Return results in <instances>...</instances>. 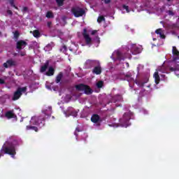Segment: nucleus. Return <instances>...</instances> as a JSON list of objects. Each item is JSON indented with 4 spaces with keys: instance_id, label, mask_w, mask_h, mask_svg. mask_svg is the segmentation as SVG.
<instances>
[{
    "instance_id": "29",
    "label": "nucleus",
    "mask_w": 179,
    "mask_h": 179,
    "mask_svg": "<svg viewBox=\"0 0 179 179\" xmlns=\"http://www.w3.org/2000/svg\"><path fill=\"white\" fill-rule=\"evenodd\" d=\"M46 17H48V19H52V17H54V14L52 13V12L48 11L46 13Z\"/></svg>"
},
{
    "instance_id": "11",
    "label": "nucleus",
    "mask_w": 179,
    "mask_h": 179,
    "mask_svg": "<svg viewBox=\"0 0 179 179\" xmlns=\"http://www.w3.org/2000/svg\"><path fill=\"white\" fill-rule=\"evenodd\" d=\"M131 52L133 54H140L142 52V48L136 46V45L134 44L131 45Z\"/></svg>"
},
{
    "instance_id": "17",
    "label": "nucleus",
    "mask_w": 179,
    "mask_h": 179,
    "mask_svg": "<svg viewBox=\"0 0 179 179\" xmlns=\"http://www.w3.org/2000/svg\"><path fill=\"white\" fill-rule=\"evenodd\" d=\"M170 71H171V72H175V74L176 75V76L179 78V65L178 64H176L175 67H171Z\"/></svg>"
},
{
    "instance_id": "7",
    "label": "nucleus",
    "mask_w": 179,
    "mask_h": 179,
    "mask_svg": "<svg viewBox=\"0 0 179 179\" xmlns=\"http://www.w3.org/2000/svg\"><path fill=\"white\" fill-rule=\"evenodd\" d=\"M99 61H94V60H87L85 62V68L90 69L92 66H96V65H99Z\"/></svg>"
},
{
    "instance_id": "33",
    "label": "nucleus",
    "mask_w": 179,
    "mask_h": 179,
    "mask_svg": "<svg viewBox=\"0 0 179 179\" xmlns=\"http://www.w3.org/2000/svg\"><path fill=\"white\" fill-rule=\"evenodd\" d=\"M104 20H106V19L103 16H99L97 19L98 23H101V22H104Z\"/></svg>"
},
{
    "instance_id": "52",
    "label": "nucleus",
    "mask_w": 179,
    "mask_h": 179,
    "mask_svg": "<svg viewBox=\"0 0 179 179\" xmlns=\"http://www.w3.org/2000/svg\"><path fill=\"white\" fill-rule=\"evenodd\" d=\"M153 40H156V38H153Z\"/></svg>"
},
{
    "instance_id": "36",
    "label": "nucleus",
    "mask_w": 179,
    "mask_h": 179,
    "mask_svg": "<svg viewBox=\"0 0 179 179\" xmlns=\"http://www.w3.org/2000/svg\"><path fill=\"white\" fill-rule=\"evenodd\" d=\"M56 2L59 6H62L64 5V0H56Z\"/></svg>"
},
{
    "instance_id": "3",
    "label": "nucleus",
    "mask_w": 179,
    "mask_h": 179,
    "mask_svg": "<svg viewBox=\"0 0 179 179\" xmlns=\"http://www.w3.org/2000/svg\"><path fill=\"white\" fill-rule=\"evenodd\" d=\"M27 90V88L26 87L17 88L16 92H14L12 100H13L14 101L16 100H19V99H20V96H22L23 93H26Z\"/></svg>"
},
{
    "instance_id": "47",
    "label": "nucleus",
    "mask_w": 179,
    "mask_h": 179,
    "mask_svg": "<svg viewBox=\"0 0 179 179\" xmlns=\"http://www.w3.org/2000/svg\"><path fill=\"white\" fill-rule=\"evenodd\" d=\"M161 77H162V78H165L166 76H165L164 74H162V75H161Z\"/></svg>"
},
{
    "instance_id": "19",
    "label": "nucleus",
    "mask_w": 179,
    "mask_h": 179,
    "mask_svg": "<svg viewBox=\"0 0 179 179\" xmlns=\"http://www.w3.org/2000/svg\"><path fill=\"white\" fill-rule=\"evenodd\" d=\"M42 113L43 114H45V115H48V116L51 115V113H52V108H51V106H49L48 108L43 110Z\"/></svg>"
},
{
    "instance_id": "42",
    "label": "nucleus",
    "mask_w": 179,
    "mask_h": 179,
    "mask_svg": "<svg viewBox=\"0 0 179 179\" xmlns=\"http://www.w3.org/2000/svg\"><path fill=\"white\" fill-rule=\"evenodd\" d=\"M76 132H80V130H79L78 128H76V132L74 133L75 135H78V134H76Z\"/></svg>"
},
{
    "instance_id": "51",
    "label": "nucleus",
    "mask_w": 179,
    "mask_h": 179,
    "mask_svg": "<svg viewBox=\"0 0 179 179\" xmlns=\"http://www.w3.org/2000/svg\"><path fill=\"white\" fill-rule=\"evenodd\" d=\"M70 51H72V49H70Z\"/></svg>"
},
{
    "instance_id": "12",
    "label": "nucleus",
    "mask_w": 179,
    "mask_h": 179,
    "mask_svg": "<svg viewBox=\"0 0 179 179\" xmlns=\"http://www.w3.org/2000/svg\"><path fill=\"white\" fill-rule=\"evenodd\" d=\"M172 52L173 61H177V59H179V51L178 50H177V48L173 46L172 49Z\"/></svg>"
},
{
    "instance_id": "23",
    "label": "nucleus",
    "mask_w": 179,
    "mask_h": 179,
    "mask_svg": "<svg viewBox=\"0 0 179 179\" xmlns=\"http://www.w3.org/2000/svg\"><path fill=\"white\" fill-rule=\"evenodd\" d=\"M54 47V44L53 43H49L48 44L45 48H44V50L47 52L48 51H51V50H52V48Z\"/></svg>"
},
{
    "instance_id": "43",
    "label": "nucleus",
    "mask_w": 179,
    "mask_h": 179,
    "mask_svg": "<svg viewBox=\"0 0 179 179\" xmlns=\"http://www.w3.org/2000/svg\"><path fill=\"white\" fill-rule=\"evenodd\" d=\"M5 83V80L0 79V85H3Z\"/></svg>"
},
{
    "instance_id": "6",
    "label": "nucleus",
    "mask_w": 179,
    "mask_h": 179,
    "mask_svg": "<svg viewBox=\"0 0 179 179\" xmlns=\"http://www.w3.org/2000/svg\"><path fill=\"white\" fill-rule=\"evenodd\" d=\"M64 114L66 117H69V115H72L73 117H78V111L73 110V108L69 107L66 110V112H64Z\"/></svg>"
},
{
    "instance_id": "30",
    "label": "nucleus",
    "mask_w": 179,
    "mask_h": 179,
    "mask_svg": "<svg viewBox=\"0 0 179 179\" xmlns=\"http://www.w3.org/2000/svg\"><path fill=\"white\" fill-rule=\"evenodd\" d=\"M27 130L33 129L34 131H35V132H37V131H38V129H37L36 127H34V126H31V125L27 126Z\"/></svg>"
},
{
    "instance_id": "48",
    "label": "nucleus",
    "mask_w": 179,
    "mask_h": 179,
    "mask_svg": "<svg viewBox=\"0 0 179 179\" xmlns=\"http://www.w3.org/2000/svg\"><path fill=\"white\" fill-rule=\"evenodd\" d=\"M126 65H127V68H129V64L126 63Z\"/></svg>"
},
{
    "instance_id": "32",
    "label": "nucleus",
    "mask_w": 179,
    "mask_h": 179,
    "mask_svg": "<svg viewBox=\"0 0 179 179\" xmlns=\"http://www.w3.org/2000/svg\"><path fill=\"white\" fill-rule=\"evenodd\" d=\"M32 47L35 49L37 50V48H40V45L37 42H34L32 43Z\"/></svg>"
},
{
    "instance_id": "38",
    "label": "nucleus",
    "mask_w": 179,
    "mask_h": 179,
    "mask_svg": "<svg viewBox=\"0 0 179 179\" xmlns=\"http://www.w3.org/2000/svg\"><path fill=\"white\" fill-rule=\"evenodd\" d=\"M123 8L126 10V11L127 12V13H129V7H128V6H123Z\"/></svg>"
},
{
    "instance_id": "31",
    "label": "nucleus",
    "mask_w": 179,
    "mask_h": 179,
    "mask_svg": "<svg viewBox=\"0 0 179 179\" xmlns=\"http://www.w3.org/2000/svg\"><path fill=\"white\" fill-rule=\"evenodd\" d=\"M8 2L10 5L13 6V8H15V9H17V7L15 5V0H9Z\"/></svg>"
},
{
    "instance_id": "20",
    "label": "nucleus",
    "mask_w": 179,
    "mask_h": 179,
    "mask_svg": "<svg viewBox=\"0 0 179 179\" xmlns=\"http://www.w3.org/2000/svg\"><path fill=\"white\" fill-rule=\"evenodd\" d=\"M154 78H155V83L157 85H159V82H160V76H159V72L158 71H156L154 73Z\"/></svg>"
},
{
    "instance_id": "8",
    "label": "nucleus",
    "mask_w": 179,
    "mask_h": 179,
    "mask_svg": "<svg viewBox=\"0 0 179 179\" xmlns=\"http://www.w3.org/2000/svg\"><path fill=\"white\" fill-rule=\"evenodd\" d=\"M91 121L96 125H100L101 122V119H100V116L98 115H93L91 117Z\"/></svg>"
},
{
    "instance_id": "49",
    "label": "nucleus",
    "mask_w": 179,
    "mask_h": 179,
    "mask_svg": "<svg viewBox=\"0 0 179 179\" xmlns=\"http://www.w3.org/2000/svg\"><path fill=\"white\" fill-rule=\"evenodd\" d=\"M24 10H27V8L24 7Z\"/></svg>"
},
{
    "instance_id": "53",
    "label": "nucleus",
    "mask_w": 179,
    "mask_h": 179,
    "mask_svg": "<svg viewBox=\"0 0 179 179\" xmlns=\"http://www.w3.org/2000/svg\"><path fill=\"white\" fill-rule=\"evenodd\" d=\"M0 36H1V32H0Z\"/></svg>"
},
{
    "instance_id": "45",
    "label": "nucleus",
    "mask_w": 179,
    "mask_h": 179,
    "mask_svg": "<svg viewBox=\"0 0 179 179\" xmlns=\"http://www.w3.org/2000/svg\"><path fill=\"white\" fill-rule=\"evenodd\" d=\"M169 15H174V13H173V11H171V10H169Z\"/></svg>"
},
{
    "instance_id": "34",
    "label": "nucleus",
    "mask_w": 179,
    "mask_h": 179,
    "mask_svg": "<svg viewBox=\"0 0 179 179\" xmlns=\"http://www.w3.org/2000/svg\"><path fill=\"white\" fill-rule=\"evenodd\" d=\"M158 71L159 72H162V73H164L166 72V68H164V66H162L158 68Z\"/></svg>"
},
{
    "instance_id": "44",
    "label": "nucleus",
    "mask_w": 179,
    "mask_h": 179,
    "mask_svg": "<svg viewBox=\"0 0 179 179\" xmlns=\"http://www.w3.org/2000/svg\"><path fill=\"white\" fill-rule=\"evenodd\" d=\"M96 33H97V31L96 30H94V31H92L91 34L94 35Z\"/></svg>"
},
{
    "instance_id": "39",
    "label": "nucleus",
    "mask_w": 179,
    "mask_h": 179,
    "mask_svg": "<svg viewBox=\"0 0 179 179\" xmlns=\"http://www.w3.org/2000/svg\"><path fill=\"white\" fill-rule=\"evenodd\" d=\"M14 37L15 38H17V37H19V31H16L15 33H14Z\"/></svg>"
},
{
    "instance_id": "18",
    "label": "nucleus",
    "mask_w": 179,
    "mask_h": 179,
    "mask_svg": "<svg viewBox=\"0 0 179 179\" xmlns=\"http://www.w3.org/2000/svg\"><path fill=\"white\" fill-rule=\"evenodd\" d=\"M55 72V70L54 69V67L50 66L48 68V71L45 73V75H47V76H52V75H54Z\"/></svg>"
},
{
    "instance_id": "2",
    "label": "nucleus",
    "mask_w": 179,
    "mask_h": 179,
    "mask_svg": "<svg viewBox=\"0 0 179 179\" xmlns=\"http://www.w3.org/2000/svg\"><path fill=\"white\" fill-rule=\"evenodd\" d=\"M132 116V113L130 111L127 112L124 114L123 117L120 120V122L122 123V127H124L127 128L129 127V125H131V124H127V122H129V120H131V117Z\"/></svg>"
},
{
    "instance_id": "16",
    "label": "nucleus",
    "mask_w": 179,
    "mask_h": 179,
    "mask_svg": "<svg viewBox=\"0 0 179 179\" xmlns=\"http://www.w3.org/2000/svg\"><path fill=\"white\" fill-rule=\"evenodd\" d=\"M92 73H95V75H100L101 73V66H100V63L93 69Z\"/></svg>"
},
{
    "instance_id": "1",
    "label": "nucleus",
    "mask_w": 179,
    "mask_h": 179,
    "mask_svg": "<svg viewBox=\"0 0 179 179\" xmlns=\"http://www.w3.org/2000/svg\"><path fill=\"white\" fill-rule=\"evenodd\" d=\"M10 155L11 157H14L15 155H16V152L15 150V146L12 144H9L8 146L3 145L0 152L1 156H3V155Z\"/></svg>"
},
{
    "instance_id": "5",
    "label": "nucleus",
    "mask_w": 179,
    "mask_h": 179,
    "mask_svg": "<svg viewBox=\"0 0 179 179\" xmlns=\"http://www.w3.org/2000/svg\"><path fill=\"white\" fill-rule=\"evenodd\" d=\"M76 89L77 90H82L83 92H85L86 94H90V93H92V89H90L89 86L83 84L77 85Z\"/></svg>"
},
{
    "instance_id": "37",
    "label": "nucleus",
    "mask_w": 179,
    "mask_h": 179,
    "mask_svg": "<svg viewBox=\"0 0 179 179\" xmlns=\"http://www.w3.org/2000/svg\"><path fill=\"white\" fill-rule=\"evenodd\" d=\"M97 87H103V81H99L96 83Z\"/></svg>"
},
{
    "instance_id": "4",
    "label": "nucleus",
    "mask_w": 179,
    "mask_h": 179,
    "mask_svg": "<svg viewBox=\"0 0 179 179\" xmlns=\"http://www.w3.org/2000/svg\"><path fill=\"white\" fill-rule=\"evenodd\" d=\"M71 12L74 15L75 17H80V16H83L85 13V10L79 7L73 8L71 9Z\"/></svg>"
},
{
    "instance_id": "50",
    "label": "nucleus",
    "mask_w": 179,
    "mask_h": 179,
    "mask_svg": "<svg viewBox=\"0 0 179 179\" xmlns=\"http://www.w3.org/2000/svg\"><path fill=\"white\" fill-rule=\"evenodd\" d=\"M168 1V2H170V1H171V0H167Z\"/></svg>"
},
{
    "instance_id": "41",
    "label": "nucleus",
    "mask_w": 179,
    "mask_h": 179,
    "mask_svg": "<svg viewBox=\"0 0 179 179\" xmlns=\"http://www.w3.org/2000/svg\"><path fill=\"white\" fill-rule=\"evenodd\" d=\"M20 55H21V57H24V55H26V52H21L20 53Z\"/></svg>"
},
{
    "instance_id": "46",
    "label": "nucleus",
    "mask_w": 179,
    "mask_h": 179,
    "mask_svg": "<svg viewBox=\"0 0 179 179\" xmlns=\"http://www.w3.org/2000/svg\"><path fill=\"white\" fill-rule=\"evenodd\" d=\"M51 24H52V22H48V27H50Z\"/></svg>"
},
{
    "instance_id": "28",
    "label": "nucleus",
    "mask_w": 179,
    "mask_h": 179,
    "mask_svg": "<svg viewBox=\"0 0 179 179\" xmlns=\"http://www.w3.org/2000/svg\"><path fill=\"white\" fill-rule=\"evenodd\" d=\"M62 79V73H60L58 74V76L56 78V83H59Z\"/></svg>"
},
{
    "instance_id": "26",
    "label": "nucleus",
    "mask_w": 179,
    "mask_h": 179,
    "mask_svg": "<svg viewBox=\"0 0 179 179\" xmlns=\"http://www.w3.org/2000/svg\"><path fill=\"white\" fill-rule=\"evenodd\" d=\"M31 34H33L34 37H36V38H38V37H40V36H41L40 34V31H38V30H34V31H30Z\"/></svg>"
},
{
    "instance_id": "14",
    "label": "nucleus",
    "mask_w": 179,
    "mask_h": 179,
    "mask_svg": "<svg viewBox=\"0 0 179 179\" xmlns=\"http://www.w3.org/2000/svg\"><path fill=\"white\" fill-rule=\"evenodd\" d=\"M83 36L87 43V44H91L92 43V38L87 34L86 29H84V32L83 34Z\"/></svg>"
},
{
    "instance_id": "15",
    "label": "nucleus",
    "mask_w": 179,
    "mask_h": 179,
    "mask_svg": "<svg viewBox=\"0 0 179 179\" xmlns=\"http://www.w3.org/2000/svg\"><path fill=\"white\" fill-rule=\"evenodd\" d=\"M15 65H16V62L12 59L8 60L6 63L3 64L4 68H10V66H13Z\"/></svg>"
},
{
    "instance_id": "10",
    "label": "nucleus",
    "mask_w": 179,
    "mask_h": 179,
    "mask_svg": "<svg viewBox=\"0 0 179 179\" xmlns=\"http://www.w3.org/2000/svg\"><path fill=\"white\" fill-rule=\"evenodd\" d=\"M41 120H40L39 117L36 116L32 117L30 120L31 125H38L39 124H41Z\"/></svg>"
},
{
    "instance_id": "13",
    "label": "nucleus",
    "mask_w": 179,
    "mask_h": 179,
    "mask_svg": "<svg viewBox=\"0 0 179 179\" xmlns=\"http://www.w3.org/2000/svg\"><path fill=\"white\" fill-rule=\"evenodd\" d=\"M26 45H27V43L24 41H19L17 42V50H23Z\"/></svg>"
},
{
    "instance_id": "21",
    "label": "nucleus",
    "mask_w": 179,
    "mask_h": 179,
    "mask_svg": "<svg viewBox=\"0 0 179 179\" xmlns=\"http://www.w3.org/2000/svg\"><path fill=\"white\" fill-rule=\"evenodd\" d=\"M122 101V96L121 95H116L113 98V102L117 103V101Z\"/></svg>"
},
{
    "instance_id": "24",
    "label": "nucleus",
    "mask_w": 179,
    "mask_h": 179,
    "mask_svg": "<svg viewBox=\"0 0 179 179\" xmlns=\"http://www.w3.org/2000/svg\"><path fill=\"white\" fill-rule=\"evenodd\" d=\"M49 64H50V63H49L48 62H46L45 63V64L41 67L40 71H41V73L45 72V71H47V68H48Z\"/></svg>"
},
{
    "instance_id": "22",
    "label": "nucleus",
    "mask_w": 179,
    "mask_h": 179,
    "mask_svg": "<svg viewBox=\"0 0 179 179\" xmlns=\"http://www.w3.org/2000/svg\"><path fill=\"white\" fill-rule=\"evenodd\" d=\"M6 117H7V118H15L16 115L13 113V110H10L6 113Z\"/></svg>"
},
{
    "instance_id": "9",
    "label": "nucleus",
    "mask_w": 179,
    "mask_h": 179,
    "mask_svg": "<svg viewBox=\"0 0 179 179\" xmlns=\"http://www.w3.org/2000/svg\"><path fill=\"white\" fill-rule=\"evenodd\" d=\"M122 54L121 53V52H120V50H115L111 58L112 59H120L121 61V59H122V58H121Z\"/></svg>"
},
{
    "instance_id": "25",
    "label": "nucleus",
    "mask_w": 179,
    "mask_h": 179,
    "mask_svg": "<svg viewBox=\"0 0 179 179\" xmlns=\"http://www.w3.org/2000/svg\"><path fill=\"white\" fill-rule=\"evenodd\" d=\"M155 33L157 34H159L161 38H165L164 34H163V31L162 30V29H157L155 31Z\"/></svg>"
},
{
    "instance_id": "40",
    "label": "nucleus",
    "mask_w": 179,
    "mask_h": 179,
    "mask_svg": "<svg viewBox=\"0 0 179 179\" xmlns=\"http://www.w3.org/2000/svg\"><path fill=\"white\" fill-rule=\"evenodd\" d=\"M13 14V13H12V10H7V15H10V16H12Z\"/></svg>"
},
{
    "instance_id": "27",
    "label": "nucleus",
    "mask_w": 179,
    "mask_h": 179,
    "mask_svg": "<svg viewBox=\"0 0 179 179\" xmlns=\"http://www.w3.org/2000/svg\"><path fill=\"white\" fill-rule=\"evenodd\" d=\"M126 80H127V82H132V81H134V78L132 77V75L127 74L126 75Z\"/></svg>"
},
{
    "instance_id": "35",
    "label": "nucleus",
    "mask_w": 179,
    "mask_h": 179,
    "mask_svg": "<svg viewBox=\"0 0 179 179\" xmlns=\"http://www.w3.org/2000/svg\"><path fill=\"white\" fill-rule=\"evenodd\" d=\"M60 51L62 52H64V54H66V46L63 45L61 48H60Z\"/></svg>"
}]
</instances>
